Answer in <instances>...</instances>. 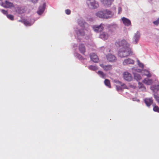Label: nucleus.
Instances as JSON below:
<instances>
[{
	"label": "nucleus",
	"mask_w": 159,
	"mask_h": 159,
	"mask_svg": "<svg viewBox=\"0 0 159 159\" xmlns=\"http://www.w3.org/2000/svg\"><path fill=\"white\" fill-rule=\"evenodd\" d=\"M124 79L127 81H130L133 80L131 75L128 72H125L123 74Z\"/></svg>",
	"instance_id": "obj_7"
},
{
	"label": "nucleus",
	"mask_w": 159,
	"mask_h": 159,
	"mask_svg": "<svg viewBox=\"0 0 159 159\" xmlns=\"http://www.w3.org/2000/svg\"><path fill=\"white\" fill-rule=\"evenodd\" d=\"M100 37L101 39L105 40L108 38V35L107 33L103 32L100 34Z\"/></svg>",
	"instance_id": "obj_19"
},
{
	"label": "nucleus",
	"mask_w": 159,
	"mask_h": 159,
	"mask_svg": "<svg viewBox=\"0 0 159 159\" xmlns=\"http://www.w3.org/2000/svg\"><path fill=\"white\" fill-rule=\"evenodd\" d=\"M103 25L101 24L99 25H95L93 27V29L95 31L99 32L102 31L103 29Z\"/></svg>",
	"instance_id": "obj_10"
},
{
	"label": "nucleus",
	"mask_w": 159,
	"mask_h": 159,
	"mask_svg": "<svg viewBox=\"0 0 159 159\" xmlns=\"http://www.w3.org/2000/svg\"><path fill=\"white\" fill-rule=\"evenodd\" d=\"M79 33H80V34L81 35H84V32H83V33H81V32H80V31H79Z\"/></svg>",
	"instance_id": "obj_39"
},
{
	"label": "nucleus",
	"mask_w": 159,
	"mask_h": 159,
	"mask_svg": "<svg viewBox=\"0 0 159 159\" xmlns=\"http://www.w3.org/2000/svg\"><path fill=\"white\" fill-rule=\"evenodd\" d=\"M20 8H18L16 10V12L19 13L21 14L23 13V11L21 10L19 11Z\"/></svg>",
	"instance_id": "obj_32"
},
{
	"label": "nucleus",
	"mask_w": 159,
	"mask_h": 159,
	"mask_svg": "<svg viewBox=\"0 0 159 159\" xmlns=\"http://www.w3.org/2000/svg\"><path fill=\"white\" fill-rule=\"evenodd\" d=\"M1 5L2 7L6 8H11L14 7L13 3L7 1H5L4 2H2Z\"/></svg>",
	"instance_id": "obj_8"
},
{
	"label": "nucleus",
	"mask_w": 159,
	"mask_h": 159,
	"mask_svg": "<svg viewBox=\"0 0 159 159\" xmlns=\"http://www.w3.org/2000/svg\"><path fill=\"white\" fill-rule=\"evenodd\" d=\"M101 2L105 6H110L114 0H101Z\"/></svg>",
	"instance_id": "obj_13"
},
{
	"label": "nucleus",
	"mask_w": 159,
	"mask_h": 159,
	"mask_svg": "<svg viewBox=\"0 0 159 159\" xmlns=\"http://www.w3.org/2000/svg\"><path fill=\"white\" fill-rule=\"evenodd\" d=\"M118 13L120 14V12H121L122 9L121 7H119L118 8Z\"/></svg>",
	"instance_id": "obj_36"
},
{
	"label": "nucleus",
	"mask_w": 159,
	"mask_h": 159,
	"mask_svg": "<svg viewBox=\"0 0 159 159\" xmlns=\"http://www.w3.org/2000/svg\"><path fill=\"white\" fill-rule=\"evenodd\" d=\"M90 57L91 61L94 62H98V56L94 53H92L90 55Z\"/></svg>",
	"instance_id": "obj_11"
},
{
	"label": "nucleus",
	"mask_w": 159,
	"mask_h": 159,
	"mask_svg": "<svg viewBox=\"0 0 159 159\" xmlns=\"http://www.w3.org/2000/svg\"><path fill=\"white\" fill-rule=\"evenodd\" d=\"M121 86L123 87V88L125 89H128L127 87L126 86V85L123 83H122L121 84Z\"/></svg>",
	"instance_id": "obj_35"
},
{
	"label": "nucleus",
	"mask_w": 159,
	"mask_h": 159,
	"mask_svg": "<svg viewBox=\"0 0 159 159\" xmlns=\"http://www.w3.org/2000/svg\"><path fill=\"white\" fill-rule=\"evenodd\" d=\"M70 11L69 9H66L65 10V12L67 15L70 14Z\"/></svg>",
	"instance_id": "obj_33"
},
{
	"label": "nucleus",
	"mask_w": 159,
	"mask_h": 159,
	"mask_svg": "<svg viewBox=\"0 0 159 159\" xmlns=\"http://www.w3.org/2000/svg\"><path fill=\"white\" fill-rule=\"evenodd\" d=\"M1 11L5 15L7 16L8 15V12L7 11L2 9L1 10Z\"/></svg>",
	"instance_id": "obj_31"
},
{
	"label": "nucleus",
	"mask_w": 159,
	"mask_h": 159,
	"mask_svg": "<svg viewBox=\"0 0 159 159\" xmlns=\"http://www.w3.org/2000/svg\"><path fill=\"white\" fill-rule=\"evenodd\" d=\"M132 71L134 79L138 82V84H139V70H137L134 68H132Z\"/></svg>",
	"instance_id": "obj_5"
},
{
	"label": "nucleus",
	"mask_w": 159,
	"mask_h": 159,
	"mask_svg": "<svg viewBox=\"0 0 159 159\" xmlns=\"http://www.w3.org/2000/svg\"><path fill=\"white\" fill-rule=\"evenodd\" d=\"M24 24L26 26H30L31 25V23L28 21L26 20H25L23 21Z\"/></svg>",
	"instance_id": "obj_27"
},
{
	"label": "nucleus",
	"mask_w": 159,
	"mask_h": 159,
	"mask_svg": "<svg viewBox=\"0 0 159 159\" xmlns=\"http://www.w3.org/2000/svg\"><path fill=\"white\" fill-rule=\"evenodd\" d=\"M153 23L155 25H158L159 24V18H158L156 20L153 21Z\"/></svg>",
	"instance_id": "obj_30"
},
{
	"label": "nucleus",
	"mask_w": 159,
	"mask_h": 159,
	"mask_svg": "<svg viewBox=\"0 0 159 159\" xmlns=\"http://www.w3.org/2000/svg\"><path fill=\"white\" fill-rule=\"evenodd\" d=\"M98 73L100 75V76L103 78H104L105 77V74L102 71H99L98 72Z\"/></svg>",
	"instance_id": "obj_26"
},
{
	"label": "nucleus",
	"mask_w": 159,
	"mask_h": 159,
	"mask_svg": "<svg viewBox=\"0 0 159 159\" xmlns=\"http://www.w3.org/2000/svg\"><path fill=\"white\" fill-rule=\"evenodd\" d=\"M100 66L105 70L106 71H108L112 69V66L111 65H107L104 66L103 65H101Z\"/></svg>",
	"instance_id": "obj_17"
},
{
	"label": "nucleus",
	"mask_w": 159,
	"mask_h": 159,
	"mask_svg": "<svg viewBox=\"0 0 159 159\" xmlns=\"http://www.w3.org/2000/svg\"><path fill=\"white\" fill-rule=\"evenodd\" d=\"M137 62H138V65H139V60H138Z\"/></svg>",
	"instance_id": "obj_40"
},
{
	"label": "nucleus",
	"mask_w": 159,
	"mask_h": 159,
	"mask_svg": "<svg viewBox=\"0 0 159 159\" xmlns=\"http://www.w3.org/2000/svg\"><path fill=\"white\" fill-rule=\"evenodd\" d=\"M7 16V17L8 18H9V19H10V20H14V16L12 15H11V14H9V15L8 14Z\"/></svg>",
	"instance_id": "obj_29"
},
{
	"label": "nucleus",
	"mask_w": 159,
	"mask_h": 159,
	"mask_svg": "<svg viewBox=\"0 0 159 159\" xmlns=\"http://www.w3.org/2000/svg\"><path fill=\"white\" fill-rule=\"evenodd\" d=\"M139 38V36L138 33L136 34L134 37V43H137L138 42Z\"/></svg>",
	"instance_id": "obj_23"
},
{
	"label": "nucleus",
	"mask_w": 159,
	"mask_h": 159,
	"mask_svg": "<svg viewBox=\"0 0 159 159\" xmlns=\"http://www.w3.org/2000/svg\"><path fill=\"white\" fill-rule=\"evenodd\" d=\"M123 24L125 26H129L131 25V22L130 20L125 17H123L121 19Z\"/></svg>",
	"instance_id": "obj_12"
},
{
	"label": "nucleus",
	"mask_w": 159,
	"mask_h": 159,
	"mask_svg": "<svg viewBox=\"0 0 159 159\" xmlns=\"http://www.w3.org/2000/svg\"><path fill=\"white\" fill-rule=\"evenodd\" d=\"M86 3L88 7L91 9H95L99 6L98 2L95 0H88L86 1Z\"/></svg>",
	"instance_id": "obj_4"
},
{
	"label": "nucleus",
	"mask_w": 159,
	"mask_h": 159,
	"mask_svg": "<svg viewBox=\"0 0 159 159\" xmlns=\"http://www.w3.org/2000/svg\"><path fill=\"white\" fill-rule=\"evenodd\" d=\"M144 101L146 106L148 107H150L153 102V100L152 97L146 98L144 99Z\"/></svg>",
	"instance_id": "obj_9"
},
{
	"label": "nucleus",
	"mask_w": 159,
	"mask_h": 159,
	"mask_svg": "<svg viewBox=\"0 0 159 159\" xmlns=\"http://www.w3.org/2000/svg\"><path fill=\"white\" fill-rule=\"evenodd\" d=\"M107 61L110 62H114L116 61L117 58L115 56L112 54H108L106 56Z\"/></svg>",
	"instance_id": "obj_6"
},
{
	"label": "nucleus",
	"mask_w": 159,
	"mask_h": 159,
	"mask_svg": "<svg viewBox=\"0 0 159 159\" xmlns=\"http://www.w3.org/2000/svg\"><path fill=\"white\" fill-rule=\"evenodd\" d=\"M39 0H31V1L33 3H36Z\"/></svg>",
	"instance_id": "obj_37"
},
{
	"label": "nucleus",
	"mask_w": 159,
	"mask_h": 159,
	"mask_svg": "<svg viewBox=\"0 0 159 159\" xmlns=\"http://www.w3.org/2000/svg\"><path fill=\"white\" fill-rule=\"evenodd\" d=\"M157 1H158V0H148V2L150 3H154L155 2H157Z\"/></svg>",
	"instance_id": "obj_34"
},
{
	"label": "nucleus",
	"mask_w": 159,
	"mask_h": 159,
	"mask_svg": "<svg viewBox=\"0 0 159 159\" xmlns=\"http://www.w3.org/2000/svg\"><path fill=\"white\" fill-rule=\"evenodd\" d=\"M133 101H137V102L139 101V100L137 99L136 98H133Z\"/></svg>",
	"instance_id": "obj_38"
},
{
	"label": "nucleus",
	"mask_w": 159,
	"mask_h": 159,
	"mask_svg": "<svg viewBox=\"0 0 159 159\" xmlns=\"http://www.w3.org/2000/svg\"><path fill=\"white\" fill-rule=\"evenodd\" d=\"M134 63V61L130 58L125 59L123 62V64L125 66L129 64H133Z\"/></svg>",
	"instance_id": "obj_14"
},
{
	"label": "nucleus",
	"mask_w": 159,
	"mask_h": 159,
	"mask_svg": "<svg viewBox=\"0 0 159 159\" xmlns=\"http://www.w3.org/2000/svg\"><path fill=\"white\" fill-rule=\"evenodd\" d=\"M153 110L155 112L159 113V107L157 106H154Z\"/></svg>",
	"instance_id": "obj_25"
},
{
	"label": "nucleus",
	"mask_w": 159,
	"mask_h": 159,
	"mask_svg": "<svg viewBox=\"0 0 159 159\" xmlns=\"http://www.w3.org/2000/svg\"><path fill=\"white\" fill-rule=\"evenodd\" d=\"M76 56L77 58L80 60H84L85 58H84L81 55L77 53Z\"/></svg>",
	"instance_id": "obj_28"
},
{
	"label": "nucleus",
	"mask_w": 159,
	"mask_h": 159,
	"mask_svg": "<svg viewBox=\"0 0 159 159\" xmlns=\"http://www.w3.org/2000/svg\"><path fill=\"white\" fill-rule=\"evenodd\" d=\"M88 68L89 69L93 70H96L98 69L97 67L92 65L89 66H88Z\"/></svg>",
	"instance_id": "obj_24"
},
{
	"label": "nucleus",
	"mask_w": 159,
	"mask_h": 159,
	"mask_svg": "<svg viewBox=\"0 0 159 159\" xmlns=\"http://www.w3.org/2000/svg\"><path fill=\"white\" fill-rule=\"evenodd\" d=\"M104 84L105 85L109 88H111L110 81L108 79H106L104 81Z\"/></svg>",
	"instance_id": "obj_22"
},
{
	"label": "nucleus",
	"mask_w": 159,
	"mask_h": 159,
	"mask_svg": "<svg viewBox=\"0 0 159 159\" xmlns=\"http://www.w3.org/2000/svg\"><path fill=\"white\" fill-rule=\"evenodd\" d=\"M154 98L156 101L158 103H159V96L158 95L157 92L154 93L153 94Z\"/></svg>",
	"instance_id": "obj_21"
},
{
	"label": "nucleus",
	"mask_w": 159,
	"mask_h": 159,
	"mask_svg": "<svg viewBox=\"0 0 159 159\" xmlns=\"http://www.w3.org/2000/svg\"><path fill=\"white\" fill-rule=\"evenodd\" d=\"M46 5L45 3L43 4V7H40L39 8V10L37 11V13L39 15H41L44 11V7Z\"/></svg>",
	"instance_id": "obj_18"
},
{
	"label": "nucleus",
	"mask_w": 159,
	"mask_h": 159,
	"mask_svg": "<svg viewBox=\"0 0 159 159\" xmlns=\"http://www.w3.org/2000/svg\"><path fill=\"white\" fill-rule=\"evenodd\" d=\"M117 47L120 48L118 52V55L121 57H125L132 54L129 45L125 40H122L116 43Z\"/></svg>",
	"instance_id": "obj_1"
},
{
	"label": "nucleus",
	"mask_w": 159,
	"mask_h": 159,
	"mask_svg": "<svg viewBox=\"0 0 159 159\" xmlns=\"http://www.w3.org/2000/svg\"><path fill=\"white\" fill-rule=\"evenodd\" d=\"M96 16L99 18L108 19L111 18L113 15L112 12L108 9H104L98 11L96 14Z\"/></svg>",
	"instance_id": "obj_2"
},
{
	"label": "nucleus",
	"mask_w": 159,
	"mask_h": 159,
	"mask_svg": "<svg viewBox=\"0 0 159 159\" xmlns=\"http://www.w3.org/2000/svg\"><path fill=\"white\" fill-rule=\"evenodd\" d=\"M79 49L80 52L84 55L85 52V48L83 44H81L79 45Z\"/></svg>",
	"instance_id": "obj_16"
},
{
	"label": "nucleus",
	"mask_w": 159,
	"mask_h": 159,
	"mask_svg": "<svg viewBox=\"0 0 159 159\" xmlns=\"http://www.w3.org/2000/svg\"><path fill=\"white\" fill-rule=\"evenodd\" d=\"M141 68V69H140V75H141L142 76H146L148 78L151 77L152 75L149 70V69H146L144 68L145 65L144 64L140 62V68ZM141 79V78L140 75V80Z\"/></svg>",
	"instance_id": "obj_3"
},
{
	"label": "nucleus",
	"mask_w": 159,
	"mask_h": 159,
	"mask_svg": "<svg viewBox=\"0 0 159 159\" xmlns=\"http://www.w3.org/2000/svg\"><path fill=\"white\" fill-rule=\"evenodd\" d=\"M143 82L147 85H150L153 83V80L152 79L145 78L143 80Z\"/></svg>",
	"instance_id": "obj_15"
},
{
	"label": "nucleus",
	"mask_w": 159,
	"mask_h": 159,
	"mask_svg": "<svg viewBox=\"0 0 159 159\" xmlns=\"http://www.w3.org/2000/svg\"><path fill=\"white\" fill-rule=\"evenodd\" d=\"M146 88L144 84L140 82V91H141L143 92H145L146 91Z\"/></svg>",
	"instance_id": "obj_20"
}]
</instances>
